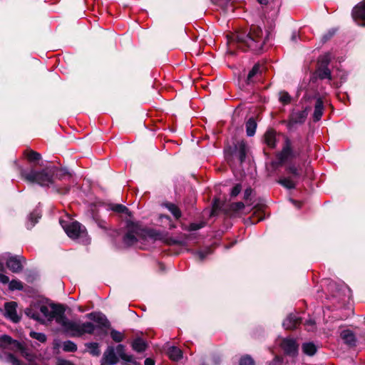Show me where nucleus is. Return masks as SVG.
<instances>
[{
    "label": "nucleus",
    "instance_id": "1",
    "mask_svg": "<svg viewBox=\"0 0 365 365\" xmlns=\"http://www.w3.org/2000/svg\"><path fill=\"white\" fill-rule=\"evenodd\" d=\"M235 39L238 46L242 49L247 47L256 52L261 51L264 43L262 30L257 26H252L247 34L244 33L237 34Z\"/></svg>",
    "mask_w": 365,
    "mask_h": 365
},
{
    "label": "nucleus",
    "instance_id": "2",
    "mask_svg": "<svg viewBox=\"0 0 365 365\" xmlns=\"http://www.w3.org/2000/svg\"><path fill=\"white\" fill-rule=\"evenodd\" d=\"M56 323L60 325L63 331L71 336H79L84 334H91L95 329V326L91 322L81 323L67 319L64 313L56 317Z\"/></svg>",
    "mask_w": 365,
    "mask_h": 365
},
{
    "label": "nucleus",
    "instance_id": "3",
    "mask_svg": "<svg viewBox=\"0 0 365 365\" xmlns=\"http://www.w3.org/2000/svg\"><path fill=\"white\" fill-rule=\"evenodd\" d=\"M39 312H34L33 309L27 310L26 314L30 317L35 319L38 321H51L55 319L56 321L57 316L64 313V308L61 305L55 304H42L39 306Z\"/></svg>",
    "mask_w": 365,
    "mask_h": 365
},
{
    "label": "nucleus",
    "instance_id": "4",
    "mask_svg": "<svg viewBox=\"0 0 365 365\" xmlns=\"http://www.w3.org/2000/svg\"><path fill=\"white\" fill-rule=\"evenodd\" d=\"M60 223L67 235L73 239L77 240L79 242L86 244L89 242L87 232L84 227L78 222H65L61 220Z\"/></svg>",
    "mask_w": 365,
    "mask_h": 365
},
{
    "label": "nucleus",
    "instance_id": "5",
    "mask_svg": "<svg viewBox=\"0 0 365 365\" xmlns=\"http://www.w3.org/2000/svg\"><path fill=\"white\" fill-rule=\"evenodd\" d=\"M0 347L9 349L24 356L28 361H33L34 355L29 353L23 345L16 340H13L8 335H3L0 337Z\"/></svg>",
    "mask_w": 365,
    "mask_h": 365
},
{
    "label": "nucleus",
    "instance_id": "6",
    "mask_svg": "<svg viewBox=\"0 0 365 365\" xmlns=\"http://www.w3.org/2000/svg\"><path fill=\"white\" fill-rule=\"evenodd\" d=\"M21 175L27 181L37 182L41 185H48L52 181L51 175L45 170L39 173L31 170L29 173H27L21 170Z\"/></svg>",
    "mask_w": 365,
    "mask_h": 365
},
{
    "label": "nucleus",
    "instance_id": "7",
    "mask_svg": "<svg viewBox=\"0 0 365 365\" xmlns=\"http://www.w3.org/2000/svg\"><path fill=\"white\" fill-rule=\"evenodd\" d=\"M142 234L140 227L135 224L128 226V230L124 237V242L128 245H133Z\"/></svg>",
    "mask_w": 365,
    "mask_h": 365
},
{
    "label": "nucleus",
    "instance_id": "8",
    "mask_svg": "<svg viewBox=\"0 0 365 365\" xmlns=\"http://www.w3.org/2000/svg\"><path fill=\"white\" fill-rule=\"evenodd\" d=\"M17 304L15 302H6L4 304V316L14 323L20 320L16 311Z\"/></svg>",
    "mask_w": 365,
    "mask_h": 365
},
{
    "label": "nucleus",
    "instance_id": "9",
    "mask_svg": "<svg viewBox=\"0 0 365 365\" xmlns=\"http://www.w3.org/2000/svg\"><path fill=\"white\" fill-rule=\"evenodd\" d=\"M354 21L361 26H365V1L359 3L353 9Z\"/></svg>",
    "mask_w": 365,
    "mask_h": 365
},
{
    "label": "nucleus",
    "instance_id": "10",
    "mask_svg": "<svg viewBox=\"0 0 365 365\" xmlns=\"http://www.w3.org/2000/svg\"><path fill=\"white\" fill-rule=\"evenodd\" d=\"M118 361V357L115 353L113 347H108L103 354L101 359V365H114Z\"/></svg>",
    "mask_w": 365,
    "mask_h": 365
},
{
    "label": "nucleus",
    "instance_id": "11",
    "mask_svg": "<svg viewBox=\"0 0 365 365\" xmlns=\"http://www.w3.org/2000/svg\"><path fill=\"white\" fill-rule=\"evenodd\" d=\"M282 348L287 354L294 356L297 352L298 346L292 339H284L281 344Z\"/></svg>",
    "mask_w": 365,
    "mask_h": 365
},
{
    "label": "nucleus",
    "instance_id": "12",
    "mask_svg": "<svg viewBox=\"0 0 365 365\" xmlns=\"http://www.w3.org/2000/svg\"><path fill=\"white\" fill-rule=\"evenodd\" d=\"M295 157L294 152L291 149L290 142L286 140L285 144L282 152L279 155V158L282 162L287 161Z\"/></svg>",
    "mask_w": 365,
    "mask_h": 365
},
{
    "label": "nucleus",
    "instance_id": "13",
    "mask_svg": "<svg viewBox=\"0 0 365 365\" xmlns=\"http://www.w3.org/2000/svg\"><path fill=\"white\" fill-rule=\"evenodd\" d=\"M6 266L13 272H19L22 269L21 261L17 257H11L6 262Z\"/></svg>",
    "mask_w": 365,
    "mask_h": 365
},
{
    "label": "nucleus",
    "instance_id": "14",
    "mask_svg": "<svg viewBox=\"0 0 365 365\" xmlns=\"http://www.w3.org/2000/svg\"><path fill=\"white\" fill-rule=\"evenodd\" d=\"M341 338L345 344L350 346L356 345V339L354 334L349 329L344 330L341 332Z\"/></svg>",
    "mask_w": 365,
    "mask_h": 365
},
{
    "label": "nucleus",
    "instance_id": "15",
    "mask_svg": "<svg viewBox=\"0 0 365 365\" xmlns=\"http://www.w3.org/2000/svg\"><path fill=\"white\" fill-rule=\"evenodd\" d=\"M300 323V319L295 314L289 315L283 322V327L287 329H292Z\"/></svg>",
    "mask_w": 365,
    "mask_h": 365
},
{
    "label": "nucleus",
    "instance_id": "16",
    "mask_svg": "<svg viewBox=\"0 0 365 365\" xmlns=\"http://www.w3.org/2000/svg\"><path fill=\"white\" fill-rule=\"evenodd\" d=\"M262 72V66L259 64H255L252 70L249 72L247 77V83L250 84L253 83L256 77L260 75Z\"/></svg>",
    "mask_w": 365,
    "mask_h": 365
},
{
    "label": "nucleus",
    "instance_id": "17",
    "mask_svg": "<svg viewBox=\"0 0 365 365\" xmlns=\"http://www.w3.org/2000/svg\"><path fill=\"white\" fill-rule=\"evenodd\" d=\"M168 354L173 361H178L182 356V351L175 346L170 347L168 350Z\"/></svg>",
    "mask_w": 365,
    "mask_h": 365
},
{
    "label": "nucleus",
    "instance_id": "18",
    "mask_svg": "<svg viewBox=\"0 0 365 365\" xmlns=\"http://www.w3.org/2000/svg\"><path fill=\"white\" fill-rule=\"evenodd\" d=\"M264 141L270 148H274L276 145L275 133L273 130H267L264 134Z\"/></svg>",
    "mask_w": 365,
    "mask_h": 365
},
{
    "label": "nucleus",
    "instance_id": "19",
    "mask_svg": "<svg viewBox=\"0 0 365 365\" xmlns=\"http://www.w3.org/2000/svg\"><path fill=\"white\" fill-rule=\"evenodd\" d=\"M322 113H323V102L320 98H319V99H317L316 104H315L314 112V120L317 121L319 120L321 118Z\"/></svg>",
    "mask_w": 365,
    "mask_h": 365
},
{
    "label": "nucleus",
    "instance_id": "20",
    "mask_svg": "<svg viewBox=\"0 0 365 365\" xmlns=\"http://www.w3.org/2000/svg\"><path fill=\"white\" fill-rule=\"evenodd\" d=\"M257 123L253 118H250L246 123L247 134L248 136H252L255 133Z\"/></svg>",
    "mask_w": 365,
    "mask_h": 365
},
{
    "label": "nucleus",
    "instance_id": "21",
    "mask_svg": "<svg viewBox=\"0 0 365 365\" xmlns=\"http://www.w3.org/2000/svg\"><path fill=\"white\" fill-rule=\"evenodd\" d=\"M116 352H117V354L118 355V356L120 358H121L122 359H123L126 361H129V362L132 361V360H133L132 356L128 355L127 354H125V350H124V346L122 344H119L117 346Z\"/></svg>",
    "mask_w": 365,
    "mask_h": 365
},
{
    "label": "nucleus",
    "instance_id": "22",
    "mask_svg": "<svg viewBox=\"0 0 365 365\" xmlns=\"http://www.w3.org/2000/svg\"><path fill=\"white\" fill-rule=\"evenodd\" d=\"M41 217V215L37 211H35L30 214L29 216V222L26 224L27 228H32L35 224L38 222V220Z\"/></svg>",
    "mask_w": 365,
    "mask_h": 365
},
{
    "label": "nucleus",
    "instance_id": "23",
    "mask_svg": "<svg viewBox=\"0 0 365 365\" xmlns=\"http://www.w3.org/2000/svg\"><path fill=\"white\" fill-rule=\"evenodd\" d=\"M286 170L288 173L292 174L294 178H298L301 175L299 168L294 164H289L286 168Z\"/></svg>",
    "mask_w": 365,
    "mask_h": 365
},
{
    "label": "nucleus",
    "instance_id": "24",
    "mask_svg": "<svg viewBox=\"0 0 365 365\" xmlns=\"http://www.w3.org/2000/svg\"><path fill=\"white\" fill-rule=\"evenodd\" d=\"M302 349L304 354L312 356L317 351V347L313 343H304L302 346Z\"/></svg>",
    "mask_w": 365,
    "mask_h": 365
},
{
    "label": "nucleus",
    "instance_id": "25",
    "mask_svg": "<svg viewBox=\"0 0 365 365\" xmlns=\"http://www.w3.org/2000/svg\"><path fill=\"white\" fill-rule=\"evenodd\" d=\"M279 182L288 189H293L295 187L297 182L291 178H284L281 179Z\"/></svg>",
    "mask_w": 365,
    "mask_h": 365
},
{
    "label": "nucleus",
    "instance_id": "26",
    "mask_svg": "<svg viewBox=\"0 0 365 365\" xmlns=\"http://www.w3.org/2000/svg\"><path fill=\"white\" fill-rule=\"evenodd\" d=\"M317 73L319 78L321 79H325V78L331 79L330 70L327 67L319 66Z\"/></svg>",
    "mask_w": 365,
    "mask_h": 365
},
{
    "label": "nucleus",
    "instance_id": "27",
    "mask_svg": "<svg viewBox=\"0 0 365 365\" xmlns=\"http://www.w3.org/2000/svg\"><path fill=\"white\" fill-rule=\"evenodd\" d=\"M236 148L238 150L240 161L242 162L245 158L247 152L246 145L245 142L241 141L238 143L237 145L236 146Z\"/></svg>",
    "mask_w": 365,
    "mask_h": 365
},
{
    "label": "nucleus",
    "instance_id": "28",
    "mask_svg": "<svg viewBox=\"0 0 365 365\" xmlns=\"http://www.w3.org/2000/svg\"><path fill=\"white\" fill-rule=\"evenodd\" d=\"M133 348L134 350L140 352L145 349V343L141 339H137L133 342Z\"/></svg>",
    "mask_w": 365,
    "mask_h": 365
},
{
    "label": "nucleus",
    "instance_id": "29",
    "mask_svg": "<svg viewBox=\"0 0 365 365\" xmlns=\"http://www.w3.org/2000/svg\"><path fill=\"white\" fill-rule=\"evenodd\" d=\"M110 209L113 210L114 212H118V213H125L128 215H129L128 210L126 207H125L123 205L120 204H115L110 205Z\"/></svg>",
    "mask_w": 365,
    "mask_h": 365
},
{
    "label": "nucleus",
    "instance_id": "30",
    "mask_svg": "<svg viewBox=\"0 0 365 365\" xmlns=\"http://www.w3.org/2000/svg\"><path fill=\"white\" fill-rule=\"evenodd\" d=\"M87 348L88 351L93 356H98L101 353L97 343H90L87 344Z\"/></svg>",
    "mask_w": 365,
    "mask_h": 365
},
{
    "label": "nucleus",
    "instance_id": "31",
    "mask_svg": "<svg viewBox=\"0 0 365 365\" xmlns=\"http://www.w3.org/2000/svg\"><path fill=\"white\" fill-rule=\"evenodd\" d=\"M30 336L33 339H35L40 342H45L46 341V336L43 333L36 332V331H31L30 332Z\"/></svg>",
    "mask_w": 365,
    "mask_h": 365
},
{
    "label": "nucleus",
    "instance_id": "32",
    "mask_svg": "<svg viewBox=\"0 0 365 365\" xmlns=\"http://www.w3.org/2000/svg\"><path fill=\"white\" fill-rule=\"evenodd\" d=\"M63 349L66 351H75L77 349V346L71 341H66L63 344Z\"/></svg>",
    "mask_w": 365,
    "mask_h": 365
},
{
    "label": "nucleus",
    "instance_id": "33",
    "mask_svg": "<svg viewBox=\"0 0 365 365\" xmlns=\"http://www.w3.org/2000/svg\"><path fill=\"white\" fill-rule=\"evenodd\" d=\"M331 60V55L329 53H326L322 56H320L319 59V62L320 63V66L327 67Z\"/></svg>",
    "mask_w": 365,
    "mask_h": 365
},
{
    "label": "nucleus",
    "instance_id": "34",
    "mask_svg": "<svg viewBox=\"0 0 365 365\" xmlns=\"http://www.w3.org/2000/svg\"><path fill=\"white\" fill-rule=\"evenodd\" d=\"M110 336L112 339L116 342H120L123 339V334L121 332L115 330L111 331Z\"/></svg>",
    "mask_w": 365,
    "mask_h": 365
},
{
    "label": "nucleus",
    "instance_id": "35",
    "mask_svg": "<svg viewBox=\"0 0 365 365\" xmlns=\"http://www.w3.org/2000/svg\"><path fill=\"white\" fill-rule=\"evenodd\" d=\"M26 157L30 161H35L41 158V155L37 152L30 150L26 153Z\"/></svg>",
    "mask_w": 365,
    "mask_h": 365
},
{
    "label": "nucleus",
    "instance_id": "36",
    "mask_svg": "<svg viewBox=\"0 0 365 365\" xmlns=\"http://www.w3.org/2000/svg\"><path fill=\"white\" fill-rule=\"evenodd\" d=\"M167 207L170 212L175 216V217L179 218L180 217V212L175 205L169 204Z\"/></svg>",
    "mask_w": 365,
    "mask_h": 365
},
{
    "label": "nucleus",
    "instance_id": "37",
    "mask_svg": "<svg viewBox=\"0 0 365 365\" xmlns=\"http://www.w3.org/2000/svg\"><path fill=\"white\" fill-rule=\"evenodd\" d=\"M9 288L11 290H15V289L20 290V289H23V286L20 281L12 280L9 282Z\"/></svg>",
    "mask_w": 365,
    "mask_h": 365
},
{
    "label": "nucleus",
    "instance_id": "38",
    "mask_svg": "<svg viewBox=\"0 0 365 365\" xmlns=\"http://www.w3.org/2000/svg\"><path fill=\"white\" fill-rule=\"evenodd\" d=\"M240 365H255V362L250 356H245L240 359Z\"/></svg>",
    "mask_w": 365,
    "mask_h": 365
},
{
    "label": "nucleus",
    "instance_id": "39",
    "mask_svg": "<svg viewBox=\"0 0 365 365\" xmlns=\"http://www.w3.org/2000/svg\"><path fill=\"white\" fill-rule=\"evenodd\" d=\"M148 235L152 237L155 240H163V235L155 230H150L148 232Z\"/></svg>",
    "mask_w": 365,
    "mask_h": 365
},
{
    "label": "nucleus",
    "instance_id": "40",
    "mask_svg": "<svg viewBox=\"0 0 365 365\" xmlns=\"http://www.w3.org/2000/svg\"><path fill=\"white\" fill-rule=\"evenodd\" d=\"M279 101L284 104H287L290 101V96L287 93L282 92L279 93Z\"/></svg>",
    "mask_w": 365,
    "mask_h": 365
},
{
    "label": "nucleus",
    "instance_id": "41",
    "mask_svg": "<svg viewBox=\"0 0 365 365\" xmlns=\"http://www.w3.org/2000/svg\"><path fill=\"white\" fill-rule=\"evenodd\" d=\"M305 117L306 116L303 113H296V114L293 115L292 120L296 123H297V122L302 123L304 120Z\"/></svg>",
    "mask_w": 365,
    "mask_h": 365
},
{
    "label": "nucleus",
    "instance_id": "42",
    "mask_svg": "<svg viewBox=\"0 0 365 365\" xmlns=\"http://www.w3.org/2000/svg\"><path fill=\"white\" fill-rule=\"evenodd\" d=\"M315 322L312 319L306 322L305 326L308 331H313L314 329Z\"/></svg>",
    "mask_w": 365,
    "mask_h": 365
},
{
    "label": "nucleus",
    "instance_id": "43",
    "mask_svg": "<svg viewBox=\"0 0 365 365\" xmlns=\"http://www.w3.org/2000/svg\"><path fill=\"white\" fill-rule=\"evenodd\" d=\"M245 207L242 202H236L232 205V209L235 211L241 210Z\"/></svg>",
    "mask_w": 365,
    "mask_h": 365
},
{
    "label": "nucleus",
    "instance_id": "44",
    "mask_svg": "<svg viewBox=\"0 0 365 365\" xmlns=\"http://www.w3.org/2000/svg\"><path fill=\"white\" fill-rule=\"evenodd\" d=\"M240 190L241 187L239 185H235L231 191V195L233 197L237 196L240 192Z\"/></svg>",
    "mask_w": 365,
    "mask_h": 365
},
{
    "label": "nucleus",
    "instance_id": "45",
    "mask_svg": "<svg viewBox=\"0 0 365 365\" xmlns=\"http://www.w3.org/2000/svg\"><path fill=\"white\" fill-rule=\"evenodd\" d=\"M210 253V249H207L205 252L200 251L197 252V256L200 259H203L205 256Z\"/></svg>",
    "mask_w": 365,
    "mask_h": 365
},
{
    "label": "nucleus",
    "instance_id": "46",
    "mask_svg": "<svg viewBox=\"0 0 365 365\" xmlns=\"http://www.w3.org/2000/svg\"><path fill=\"white\" fill-rule=\"evenodd\" d=\"M9 282V277L3 274H0V282L2 284H7Z\"/></svg>",
    "mask_w": 365,
    "mask_h": 365
},
{
    "label": "nucleus",
    "instance_id": "47",
    "mask_svg": "<svg viewBox=\"0 0 365 365\" xmlns=\"http://www.w3.org/2000/svg\"><path fill=\"white\" fill-rule=\"evenodd\" d=\"M56 365H73V364L71 362H70L69 361L59 359L57 361Z\"/></svg>",
    "mask_w": 365,
    "mask_h": 365
},
{
    "label": "nucleus",
    "instance_id": "48",
    "mask_svg": "<svg viewBox=\"0 0 365 365\" xmlns=\"http://www.w3.org/2000/svg\"><path fill=\"white\" fill-rule=\"evenodd\" d=\"M145 365H155V361L153 359L147 358L144 362Z\"/></svg>",
    "mask_w": 365,
    "mask_h": 365
},
{
    "label": "nucleus",
    "instance_id": "49",
    "mask_svg": "<svg viewBox=\"0 0 365 365\" xmlns=\"http://www.w3.org/2000/svg\"><path fill=\"white\" fill-rule=\"evenodd\" d=\"M268 365H281V362L278 359H274L272 363L269 364Z\"/></svg>",
    "mask_w": 365,
    "mask_h": 365
},
{
    "label": "nucleus",
    "instance_id": "50",
    "mask_svg": "<svg viewBox=\"0 0 365 365\" xmlns=\"http://www.w3.org/2000/svg\"><path fill=\"white\" fill-rule=\"evenodd\" d=\"M200 227V226H198V225H191V228H192V230H197V229H199Z\"/></svg>",
    "mask_w": 365,
    "mask_h": 365
},
{
    "label": "nucleus",
    "instance_id": "51",
    "mask_svg": "<svg viewBox=\"0 0 365 365\" xmlns=\"http://www.w3.org/2000/svg\"><path fill=\"white\" fill-rule=\"evenodd\" d=\"M292 202H293V203H294L297 207H300V205H299V202H296V201H292Z\"/></svg>",
    "mask_w": 365,
    "mask_h": 365
},
{
    "label": "nucleus",
    "instance_id": "52",
    "mask_svg": "<svg viewBox=\"0 0 365 365\" xmlns=\"http://www.w3.org/2000/svg\"><path fill=\"white\" fill-rule=\"evenodd\" d=\"M259 2L261 4H265L266 3V0H258Z\"/></svg>",
    "mask_w": 365,
    "mask_h": 365
}]
</instances>
